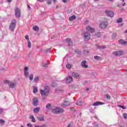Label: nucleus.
I'll return each instance as SVG.
<instances>
[{"instance_id": "nucleus-35", "label": "nucleus", "mask_w": 127, "mask_h": 127, "mask_svg": "<svg viewBox=\"0 0 127 127\" xmlns=\"http://www.w3.org/2000/svg\"><path fill=\"white\" fill-rule=\"evenodd\" d=\"M124 119H127V114L125 113L123 115Z\"/></svg>"}, {"instance_id": "nucleus-8", "label": "nucleus", "mask_w": 127, "mask_h": 127, "mask_svg": "<svg viewBox=\"0 0 127 127\" xmlns=\"http://www.w3.org/2000/svg\"><path fill=\"white\" fill-rule=\"evenodd\" d=\"M24 74L25 75V77H28L29 75V72H28V67L27 66L25 67L24 68Z\"/></svg>"}, {"instance_id": "nucleus-43", "label": "nucleus", "mask_w": 127, "mask_h": 127, "mask_svg": "<svg viewBox=\"0 0 127 127\" xmlns=\"http://www.w3.org/2000/svg\"><path fill=\"white\" fill-rule=\"evenodd\" d=\"M48 65V64H45L43 65V67H47Z\"/></svg>"}, {"instance_id": "nucleus-26", "label": "nucleus", "mask_w": 127, "mask_h": 127, "mask_svg": "<svg viewBox=\"0 0 127 127\" xmlns=\"http://www.w3.org/2000/svg\"><path fill=\"white\" fill-rule=\"evenodd\" d=\"M94 58L96 59V60H101V57L98 56H95Z\"/></svg>"}, {"instance_id": "nucleus-1", "label": "nucleus", "mask_w": 127, "mask_h": 127, "mask_svg": "<svg viewBox=\"0 0 127 127\" xmlns=\"http://www.w3.org/2000/svg\"><path fill=\"white\" fill-rule=\"evenodd\" d=\"M50 92V88L48 86H45L44 89L40 90V94L43 97H47Z\"/></svg>"}, {"instance_id": "nucleus-34", "label": "nucleus", "mask_w": 127, "mask_h": 127, "mask_svg": "<svg viewBox=\"0 0 127 127\" xmlns=\"http://www.w3.org/2000/svg\"><path fill=\"white\" fill-rule=\"evenodd\" d=\"M4 83L5 84H8L9 85V84L10 83V81H8V80H6L4 81Z\"/></svg>"}, {"instance_id": "nucleus-31", "label": "nucleus", "mask_w": 127, "mask_h": 127, "mask_svg": "<svg viewBox=\"0 0 127 127\" xmlns=\"http://www.w3.org/2000/svg\"><path fill=\"white\" fill-rule=\"evenodd\" d=\"M122 21H123V18H119L117 20V22H118V23H120V22H122Z\"/></svg>"}, {"instance_id": "nucleus-33", "label": "nucleus", "mask_w": 127, "mask_h": 127, "mask_svg": "<svg viewBox=\"0 0 127 127\" xmlns=\"http://www.w3.org/2000/svg\"><path fill=\"white\" fill-rule=\"evenodd\" d=\"M66 68H68V69H70V68H71V67H72V65L70 64H67L66 65Z\"/></svg>"}, {"instance_id": "nucleus-50", "label": "nucleus", "mask_w": 127, "mask_h": 127, "mask_svg": "<svg viewBox=\"0 0 127 127\" xmlns=\"http://www.w3.org/2000/svg\"><path fill=\"white\" fill-rule=\"evenodd\" d=\"M125 4H126V3L124 2V3L122 4L123 6H125Z\"/></svg>"}, {"instance_id": "nucleus-44", "label": "nucleus", "mask_w": 127, "mask_h": 127, "mask_svg": "<svg viewBox=\"0 0 127 127\" xmlns=\"http://www.w3.org/2000/svg\"><path fill=\"white\" fill-rule=\"evenodd\" d=\"M63 2H68V0H63Z\"/></svg>"}, {"instance_id": "nucleus-9", "label": "nucleus", "mask_w": 127, "mask_h": 127, "mask_svg": "<svg viewBox=\"0 0 127 127\" xmlns=\"http://www.w3.org/2000/svg\"><path fill=\"white\" fill-rule=\"evenodd\" d=\"M123 53H124V52L122 51H118L113 52V54L115 56H122V55H123Z\"/></svg>"}, {"instance_id": "nucleus-7", "label": "nucleus", "mask_w": 127, "mask_h": 127, "mask_svg": "<svg viewBox=\"0 0 127 127\" xmlns=\"http://www.w3.org/2000/svg\"><path fill=\"white\" fill-rule=\"evenodd\" d=\"M17 84V83L16 82V81H14V82L10 81L9 85V88H15L16 87Z\"/></svg>"}, {"instance_id": "nucleus-21", "label": "nucleus", "mask_w": 127, "mask_h": 127, "mask_svg": "<svg viewBox=\"0 0 127 127\" xmlns=\"http://www.w3.org/2000/svg\"><path fill=\"white\" fill-rule=\"evenodd\" d=\"M72 75L73 77H74V78H78L79 77V73L77 72H73Z\"/></svg>"}, {"instance_id": "nucleus-16", "label": "nucleus", "mask_w": 127, "mask_h": 127, "mask_svg": "<svg viewBox=\"0 0 127 127\" xmlns=\"http://www.w3.org/2000/svg\"><path fill=\"white\" fill-rule=\"evenodd\" d=\"M69 105H70V102L69 101H65L62 104V107H68Z\"/></svg>"}, {"instance_id": "nucleus-32", "label": "nucleus", "mask_w": 127, "mask_h": 127, "mask_svg": "<svg viewBox=\"0 0 127 127\" xmlns=\"http://www.w3.org/2000/svg\"><path fill=\"white\" fill-rule=\"evenodd\" d=\"M5 123V121L2 120V119L0 120V123L1 125H4Z\"/></svg>"}, {"instance_id": "nucleus-55", "label": "nucleus", "mask_w": 127, "mask_h": 127, "mask_svg": "<svg viewBox=\"0 0 127 127\" xmlns=\"http://www.w3.org/2000/svg\"><path fill=\"white\" fill-rule=\"evenodd\" d=\"M123 2H125V0H122Z\"/></svg>"}, {"instance_id": "nucleus-59", "label": "nucleus", "mask_w": 127, "mask_h": 127, "mask_svg": "<svg viewBox=\"0 0 127 127\" xmlns=\"http://www.w3.org/2000/svg\"><path fill=\"white\" fill-rule=\"evenodd\" d=\"M125 32H127V30L125 31Z\"/></svg>"}, {"instance_id": "nucleus-2", "label": "nucleus", "mask_w": 127, "mask_h": 127, "mask_svg": "<svg viewBox=\"0 0 127 127\" xmlns=\"http://www.w3.org/2000/svg\"><path fill=\"white\" fill-rule=\"evenodd\" d=\"M16 26V20H13L11 21V22L9 26V29L11 31H13L14 30V28H15V26Z\"/></svg>"}, {"instance_id": "nucleus-37", "label": "nucleus", "mask_w": 127, "mask_h": 127, "mask_svg": "<svg viewBox=\"0 0 127 127\" xmlns=\"http://www.w3.org/2000/svg\"><path fill=\"white\" fill-rule=\"evenodd\" d=\"M25 39H26L27 40H28H28H29V36H28V35H26V36H25Z\"/></svg>"}, {"instance_id": "nucleus-27", "label": "nucleus", "mask_w": 127, "mask_h": 127, "mask_svg": "<svg viewBox=\"0 0 127 127\" xmlns=\"http://www.w3.org/2000/svg\"><path fill=\"white\" fill-rule=\"evenodd\" d=\"M33 77H34V75L33 74L30 75L29 76L30 81H32V80H33Z\"/></svg>"}, {"instance_id": "nucleus-53", "label": "nucleus", "mask_w": 127, "mask_h": 127, "mask_svg": "<svg viewBox=\"0 0 127 127\" xmlns=\"http://www.w3.org/2000/svg\"><path fill=\"white\" fill-rule=\"evenodd\" d=\"M102 48V49H104V48H106V47H103Z\"/></svg>"}, {"instance_id": "nucleus-54", "label": "nucleus", "mask_w": 127, "mask_h": 127, "mask_svg": "<svg viewBox=\"0 0 127 127\" xmlns=\"http://www.w3.org/2000/svg\"><path fill=\"white\" fill-rule=\"evenodd\" d=\"M88 90H89V88H87L86 91H88Z\"/></svg>"}, {"instance_id": "nucleus-36", "label": "nucleus", "mask_w": 127, "mask_h": 127, "mask_svg": "<svg viewBox=\"0 0 127 127\" xmlns=\"http://www.w3.org/2000/svg\"><path fill=\"white\" fill-rule=\"evenodd\" d=\"M76 105L77 106H81L82 105V102H76Z\"/></svg>"}, {"instance_id": "nucleus-14", "label": "nucleus", "mask_w": 127, "mask_h": 127, "mask_svg": "<svg viewBox=\"0 0 127 127\" xmlns=\"http://www.w3.org/2000/svg\"><path fill=\"white\" fill-rule=\"evenodd\" d=\"M81 66L83 68H88V65H87V61H83L81 62Z\"/></svg>"}, {"instance_id": "nucleus-41", "label": "nucleus", "mask_w": 127, "mask_h": 127, "mask_svg": "<svg viewBox=\"0 0 127 127\" xmlns=\"http://www.w3.org/2000/svg\"><path fill=\"white\" fill-rule=\"evenodd\" d=\"M120 107L123 110H126V107H124L123 106H120Z\"/></svg>"}, {"instance_id": "nucleus-29", "label": "nucleus", "mask_w": 127, "mask_h": 127, "mask_svg": "<svg viewBox=\"0 0 127 127\" xmlns=\"http://www.w3.org/2000/svg\"><path fill=\"white\" fill-rule=\"evenodd\" d=\"M28 47L29 48H31V42H30V41L29 40L28 41Z\"/></svg>"}, {"instance_id": "nucleus-10", "label": "nucleus", "mask_w": 127, "mask_h": 127, "mask_svg": "<svg viewBox=\"0 0 127 127\" xmlns=\"http://www.w3.org/2000/svg\"><path fill=\"white\" fill-rule=\"evenodd\" d=\"M86 30L89 32H95V28H92L90 26L86 27Z\"/></svg>"}, {"instance_id": "nucleus-4", "label": "nucleus", "mask_w": 127, "mask_h": 127, "mask_svg": "<svg viewBox=\"0 0 127 127\" xmlns=\"http://www.w3.org/2000/svg\"><path fill=\"white\" fill-rule=\"evenodd\" d=\"M109 25V23L107 21H104L100 23L99 25L100 28H102V29H105Z\"/></svg>"}, {"instance_id": "nucleus-23", "label": "nucleus", "mask_w": 127, "mask_h": 127, "mask_svg": "<svg viewBox=\"0 0 127 127\" xmlns=\"http://www.w3.org/2000/svg\"><path fill=\"white\" fill-rule=\"evenodd\" d=\"M30 119H31L32 120V123H35L36 122V120H35V118H34V116L33 115L30 116Z\"/></svg>"}, {"instance_id": "nucleus-52", "label": "nucleus", "mask_w": 127, "mask_h": 127, "mask_svg": "<svg viewBox=\"0 0 127 127\" xmlns=\"http://www.w3.org/2000/svg\"><path fill=\"white\" fill-rule=\"evenodd\" d=\"M54 2H56V0H53Z\"/></svg>"}, {"instance_id": "nucleus-6", "label": "nucleus", "mask_w": 127, "mask_h": 127, "mask_svg": "<svg viewBox=\"0 0 127 127\" xmlns=\"http://www.w3.org/2000/svg\"><path fill=\"white\" fill-rule=\"evenodd\" d=\"M105 12L107 15H108V16H110V17H113V16L115 15V13H114V12L110 11L109 10H105Z\"/></svg>"}, {"instance_id": "nucleus-12", "label": "nucleus", "mask_w": 127, "mask_h": 127, "mask_svg": "<svg viewBox=\"0 0 127 127\" xmlns=\"http://www.w3.org/2000/svg\"><path fill=\"white\" fill-rule=\"evenodd\" d=\"M37 119L40 121V122H44V115H39Z\"/></svg>"}, {"instance_id": "nucleus-40", "label": "nucleus", "mask_w": 127, "mask_h": 127, "mask_svg": "<svg viewBox=\"0 0 127 127\" xmlns=\"http://www.w3.org/2000/svg\"><path fill=\"white\" fill-rule=\"evenodd\" d=\"M48 4H51V0H48L47 1Z\"/></svg>"}, {"instance_id": "nucleus-25", "label": "nucleus", "mask_w": 127, "mask_h": 127, "mask_svg": "<svg viewBox=\"0 0 127 127\" xmlns=\"http://www.w3.org/2000/svg\"><path fill=\"white\" fill-rule=\"evenodd\" d=\"M33 92V93H34V94L36 93L37 92H38V89H37V87H34Z\"/></svg>"}, {"instance_id": "nucleus-46", "label": "nucleus", "mask_w": 127, "mask_h": 127, "mask_svg": "<svg viewBox=\"0 0 127 127\" xmlns=\"http://www.w3.org/2000/svg\"><path fill=\"white\" fill-rule=\"evenodd\" d=\"M44 0H37L38 1H40V2H42Z\"/></svg>"}, {"instance_id": "nucleus-5", "label": "nucleus", "mask_w": 127, "mask_h": 127, "mask_svg": "<svg viewBox=\"0 0 127 127\" xmlns=\"http://www.w3.org/2000/svg\"><path fill=\"white\" fill-rule=\"evenodd\" d=\"M15 15L17 18L20 17V9L18 8H16L15 9Z\"/></svg>"}, {"instance_id": "nucleus-24", "label": "nucleus", "mask_w": 127, "mask_h": 127, "mask_svg": "<svg viewBox=\"0 0 127 127\" xmlns=\"http://www.w3.org/2000/svg\"><path fill=\"white\" fill-rule=\"evenodd\" d=\"M33 29L34 31H38L39 30V27L37 26H35L33 27Z\"/></svg>"}, {"instance_id": "nucleus-18", "label": "nucleus", "mask_w": 127, "mask_h": 127, "mask_svg": "<svg viewBox=\"0 0 127 127\" xmlns=\"http://www.w3.org/2000/svg\"><path fill=\"white\" fill-rule=\"evenodd\" d=\"M66 83H71L73 81V78L71 76H69L66 78Z\"/></svg>"}, {"instance_id": "nucleus-3", "label": "nucleus", "mask_w": 127, "mask_h": 127, "mask_svg": "<svg viewBox=\"0 0 127 127\" xmlns=\"http://www.w3.org/2000/svg\"><path fill=\"white\" fill-rule=\"evenodd\" d=\"M54 114H62L64 113V110L61 108H56L53 110Z\"/></svg>"}, {"instance_id": "nucleus-56", "label": "nucleus", "mask_w": 127, "mask_h": 127, "mask_svg": "<svg viewBox=\"0 0 127 127\" xmlns=\"http://www.w3.org/2000/svg\"><path fill=\"white\" fill-rule=\"evenodd\" d=\"M110 0V1H113V0Z\"/></svg>"}, {"instance_id": "nucleus-22", "label": "nucleus", "mask_w": 127, "mask_h": 127, "mask_svg": "<svg viewBox=\"0 0 127 127\" xmlns=\"http://www.w3.org/2000/svg\"><path fill=\"white\" fill-rule=\"evenodd\" d=\"M75 18H76V16L72 15V16H71L70 17H69V20L70 21H73V19H75Z\"/></svg>"}, {"instance_id": "nucleus-48", "label": "nucleus", "mask_w": 127, "mask_h": 127, "mask_svg": "<svg viewBox=\"0 0 127 127\" xmlns=\"http://www.w3.org/2000/svg\"><path fill=\"white\" fill-rule=\"evenodd\" d=\"M40 127H47L46 126V125H43V126H41Z\"/></svg>"}, {"instance_id": "nucleus-57", "label": "nucleus", "mask_w": 127, "mask_h": 127, "mask_svg": "<svg viewBox=\"0 0 127 127\" xmlns=\"http://www.w3.org/2000/svg\"><path fill=\"white\" fill-rule=\"evenodd\" d=\"M95 0V1H97L98 0Z\"/></svg>"}, {"instance_id": "nucleus-51", "label": "nucleus", "mask_w": 127, "mask_h": 127, "mask_svg": "<svg viewBox=\"0 0 127 127\" xmlns=\"http://www.w3.org/2000/svg\"><path fill=\"white\" fill-rule=\"evenodd\" d=\"M28 8H30V6H29V5H28Z\"/></svg>"}, {"instance_id": "nucleus-60", "label": "nucleus", "mask_w": 127, "mask_h": 127, "mask_svg": "<svg viewBox=\"0 0 127 127\" xmlns=\"http://www.w3.org/2000/svg\"><path fill=\"white\" fill-rule=\"evenodd\" d=\"M54 85H55V84H53V86H54Z\"/></svg>"}, {"instance_id": "nucleus-11", "label": "nucleus", "mask_w": 127, "mask_h": 127, "mask_svg": "<svg viewBox=\"0 0 127 127\" xmlns=\"http://www.w3.org/2000/svg\"><path fill=\"white\" fill-rule=\"evenodd\" d=\"M102 105H105V103L101 102H100V101H97V102H95L93 104V106L94 107H96L97 106H101Z\"/></svg>"}, {"instance_id": "nucleus-15", "label": "nucleus", "mask_w": 127, "mask_h": 127, "mask_svg": "<svg viewBox=\"0 0 127 127\" xmlns=\"http://www.w3.org/2000/svg\"><path fill=\"white\" fill-rule=\"evenodd\" d=\"M119 42L120 44H122V45H127V41H125L123 39L119 40Z\"/></svg>"}, {"instance_id": "nucleus-13", "label": "nucleus", "mask_w": 127, "mask_h": 127, "mask_svg": "<svg viewBox=\"0 0 127 127\" xmlns=\"http://www.w3.org/2000/svg\"><path fill=\"white\" fill-rule=\"evenodd\" d=\"M84 38L85 40H89V39L91 38V35L89 33H85L84 34Z\"/></svg>"}, {"instance_id": "nucleus-39", "label": "nucleus", "mask_w": 127, "mask_h": 127, "mask_svg": "<svg viewBox=\"0 0 127 127\" xmlns=\"http://www.w3.org/2000/svg\"><path fill=\"white\" fill-rule=\"evenodd\" d=\"M27 127H32V125H31V124H29L28 123L27 125Z\"/></svg>"}, {"instance_id": "nucleus-20", "label": "nucleus", "mask_w": 127, "mask_h": 127, "mask_svg": "<svg viewBox=\"0 0 127 127\" xmlns=\"http://www.w3.org/2000/svg\"><path fill=\"white\" fill-rule=\"evenodd\" d=\"M39 111H40V108L37 107V108H35L34 109L33 112H34V113L36 114V113H38L39 112Z\"/></svg>"}, {"instance_id": "nucleus-28", "label": "nucleus", "mask_w": 127, "mask_h": 127, "mask_svg": "<svg viewBox=\"0 0 127 127\" xmlns=\"http://www.w3.org/2000/svg\"><path fill=\"white\" fill-rule=\"evenodd\" d=\"M39 80V77L38 76H36L34 78V82H37Z\"/></svg>"}, {"instance_id": "nucleus-58", "label": "nucleus", "mask_w": 127, "mask_h": 127, "mask_svg": "<svg viewBox=\"0 0 127 127\" xmlns=\"http://www.w3.org/2000/svg\"><path fill=\"white\" fill-rule=\"evenodd\" d=\"M21 127H23L22 125H21Z\"/></svg>"}, {"instance_id": "nucleus-19", "label": "nucleus", "mask_w": 127, "mask_h": 127, "mask_svg": "<svg viewBox=\"0 0 127 127\" xmlns=\"http://www.w3.org/2000/svg\"><path fill=\"white\" fill-rule=\"evenodd\" d=\"M66 41L68 43V46H70V45H72V40H71V39L67 38L66 39Z\"/></svg>"}, {"instance_id": "nucleus-47", "label": "nucleus", "mask_w": 127, "mask_h": 127, "mask_svg": "<svg viewBox=\"0 0 127 127\" xmlns=\"http://www.w3.org/2000/svg\"><path fill=\"white\" fill-rule=\"evenodd\" d=\"M97 35H99L98 37H100V35H101V34L100 33H97Z\"/></svg>"}, {"instance_id": "nucleus-49", "label": "nucleus", "mask_w": 127, "mask_h": 127, "mask_svg": "<svg viewBox=\"0 0 127 127\" xmlns=\"http://www.w3.org/2000/svg\"><path fill=\"white\" fill-rule=\"evenodd\" d=\"M7 2H11V0H7Z\"/></svg>"}, {"instance_id": "nucleus-38", "label": "nucleus", "mask_w": 127, "mask_h": 127, "mask_svg": "<svg viewBox=\"0 0 127 127\" xmlns=\"http://www.w3.org/2000/svg\"><path fill=\"white\" fill-rule=\"evenodd\" d=\"M106 97H107V98L108 99V100L111 99V96H110V95H109V94L107 95Z\"/></svg>"}, {"instance_id": "nucleus-30", "label": "nucleus", "mask_w": 127, "mask_h": 127, "mask_svg": "<svg viewBox=\"0 0 127 127\" xmlns=\"http://www.w3.org/2000/svg\"><path fill=\"white\" fill-rule=\"evenodd\" d=\"M46 107L47 109H48V110H49V109H50L51 107V104L50 103H48V104H47Z\"/></svg>"}, {"instance_id": "nucleus-45", "label": "nucleus", "mask_w": 127, "mask_h": 127, "mask_svg": "<svg viewBox=\"0 0 127 127\" xmlns=\"http://www.w3.org/2000/svg\"><path fill=\"white\" fill-rule=\"evenodd\" d=\"M66 127H72V125L69 124Z\"/></svg>"}, {"instance_id": "nucleus-17", "label": "nucleus", "mask_w": 127, "mask_h": 127, "mask_svg": "<svg viewBox=\"0 0 127 127\" xmlns=\"http://www.w3.org/2000/svg\"><path fill=\"white\" fill-rule=\"evenodd\" d=\"M33 105L36 106L38 105V99L37 98H36L33 99Z\"/></svg>"}, {"instance_id": "nucleus-42", "label": "nucleus", "mask_w": 127, "mask_h": 127, "mask_svg": "<svg viewBox=\"0 0 127 127\" xmlns=\"http://www.w3.org/2000/svg\"><path fill=\"white\" fill-rule=\"evenodd\" d=\"M2 112H3V109H0V114H1V113H2Z\"/></svg>"}]
</instances>
